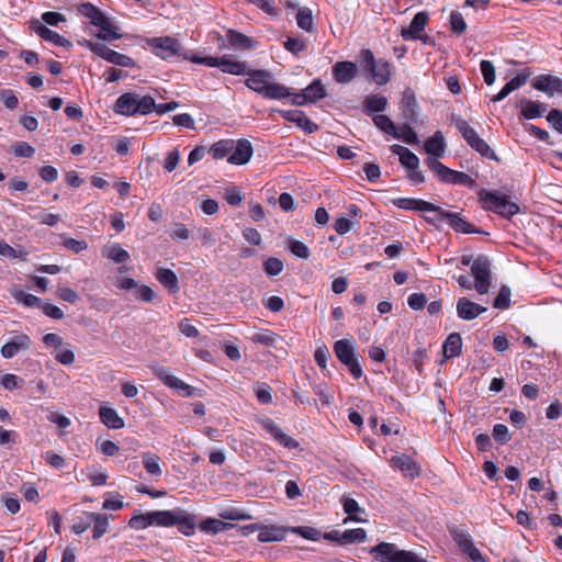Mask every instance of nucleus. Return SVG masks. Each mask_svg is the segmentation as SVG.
Returning a JSON list of instances; mask_svg holds the SVG:
<instances>
[{
    "mask_svg": "<svg viewBox=\"0 0 562 562\" xmlns=\"http://www.w3.org/2000/svg\"><path fill=\"white\" fill-rule=\"evenodd\" d=\"M424 148L429 155L424 160V164L435 172L441 182L448 184H462L470 188L475 187V180L468 173L450 169L439 161V158H442L446 151L445 137L440 131H437L425 142Z\"/></svg>",
    "mask_w": 562,
    "mask_h": 562,
    "instance_id": "f257e3e1",
    "label": "nucleus"
},
{
    "mask_svg": "<svg viewBox=\"0 0 562 562\" xmlns=\"http://www.w3.org/2000/svg\"><path fill=\"white\" fill-rule=\"evenodd\" d=\"M246 75L249 77L246 79L245 85L266 99L281 100L291 95L289 88L279 82L270 81L272 75L268 70H251L249 68Z\"/></svg>",
    "mask_w": 562,
    "mask_h": 562,
    "instance_id": "f03ea898",
    "label": "nucleus"
},
{
    "mask_svg": "<svg viewBox=\"0 0 562 562\" xmlns=\"http://www.w3.org/2000/svg\"><path fill=\"white\" fill-rule=\"evenodd\" d=\"M361 66L367 77H370L376 85L384 86L391 79L392 65L385 59H375L369 48L360 50Z\"/></svg>",
    "mask_w": 562,
    "mask_h": 562,
    "instance_id": "7ed1b4c3",
    "label": "nucleus"
},
{
    "mask_svg": "<svg viewBox=\"0 0 562 562\" xmlns=\"http://www.w3.org/2000/svg\"><path fill=\"white\" fill-rule=\"evenodd\" d=\"M452 120L456 128L472 149L477 151L483 157L499 161V158L494 153V150L491 149L488 144L477 135L475 130L471 127L465 120L459 116H453Z\"/></svg>",
    "mask_w": 562,
    "mask_h": 562,
    "instance_id": "20e7f679",
    "label": "nucleus"
},
{
    "mask_svg": "<svg viewBox=\"0 0 562 562\" xmlns=\"http://www.w3.org/2000/svg\"><path fill=\"white\" fill-rule=\"evenodd\" d=\"M452 120L456 128L472 149L477 151L483 157L499 161V158L494 153V150L491 149L488 144L477 135L475 130L471 127L465 120L459 116H453Z\"/></svg>",
    "mask_w": 562,
    "mask_h": 562,
    "instance_id": "39448f33",
    "label": "nucleus"
},
{
    "mask_svg": "<svg viewBox=\"0 0 562 562\" xmlns=\"http://www.w3.org/2000/svg\"><path fill=\"white\" fill-rule=\"evenodd\" d=\"M479 198L485 210L492 211L504 217H512L520 211L517 203L507 200L505 195L498 194L497 192L482 189L479 192Z\"/></svg>",
    "mask_w": 562,
    "mask_h": 562,
    "instance_id": "423d86ee",
    "label": "nucleus"
},
{
    "mask_svg": "<svg viewBox=\"0 0 562 562\" xmlns=\"http://www.w3.org/2000/svg\"><path fill=\"white\" fill-rule=\"evenodd\" d=\"M370 554L380 562H418L419 557L407 550H401L395 543L380 542L370 549Z\"/></svg>",
    "mask_w": 562,
    "mask_h": 562,
    "instance_id": "0eeeda50",
    "label": "nucleus"
},
{
    "mask_svg": "<svg viewBox=\"0 0 562 562\" xmlns=\"http://www.w3.org/2000/svg\"><path fill=\"white\" fill-rule=\"evenodd\" d=\"M190 60L195 64H202L209 67H218L223 72L236 76L246 75L249 69L246 61L234 60L226 55L222 57L192 56L190 57Z\"/></svg>",
    "mask_w": 562,
    "mask_h": 562,
    "instance_id": "6e6552de",
    "label": "nucleus"
},
{
    "mask_svg": "<svg viewBox=\"0 0 562 562\" xmlns=\"http://www.w3.org/2000/svg\"><path fill=\"white\" fill-rule=\"evenodd\" d=\"M334 352L339 361L345 364L353 379L362 376L363 371L356 356L353 344L349 339H340L334 344Z\"/></svg>",
    "mask_w": 562,
    "mask_h": 562,
    "instance_id": "1a4fd4ad",
    "label": "nucleus"
},
{
    "mask_svg": "<svg viewBox=\"0 0 562 562\" xmlns=\"http://www.w3.org/2000/svg\"><path fill=\"white\" fill-rule=\"evenodd\" d=\"M448 531L460 550L473 562H485L483 554L474 546L471 536L456 525L448 526Z\"/></svg>",
    "mask_w": 562,
    "mask_h": 562,
    "instance_id": "9d476101",
    "label": "nucleus"
},
{
    "mask_svg": "<svg viewBox=\"0 0 562 562\" xmlns=\"http://www.w3.org/2000/svg\"><path fill=\"white\" fill-rule=\"evenodd\" d=\"M87 46L93 54L113 65L127 68H133L136 66V63L133 58H131L127 55L115 52L102 43L88 41Z\"/></svg>",
    "mask_w": 562,
    "mask_h": 562,
    "instance_id": "9b49d317",
    "label": "nucleus"
},
{
    "mask_svg": "<svg viewBox=\"0 0 562 562\" xmlns=\"http://www.w3.org/2000/svg\"><path fill=\"white\" fill-rule=\"evenodd\" d=\"M474 277V288L480 294H486L491 285V263L486 256L480 255L471 267Z\"/></svg>",
    "mask_w": 562,
    "mask_h": 562,
    "instance_id": "f8f14e48",
    "label": "nucleus"
},
{
    "mask_svg": "<svg viewBox=\"0 0 562 562\" xmlns=\"http://www.w3.org/2000/svg\"><path fill=\"white\" fill-rule=\"evenodd\" d=\"M428 223L435 224L439 221H447L448 225L456 232L463 234H483L480 228L467 222L459 213L442 210L439 217H425Z\"/></svg>",
    "mask_w": 562,
    "mask_h": 562,
    "instance_id": "ddd939ff",
    "label": "nucleus"
},
{
    "mask_svg": "<svg viewBox=\"0 0 562 562\" xmlns=\"http://www.w3.org/2000/svg\"><path fill=\"white\" fill-rule=\"evenodd\" d=\"M260 426L268 431L274 440L288 449H295L299 447V442L292 437L288 436L282 429L274 423L270 417H263L259 420Z\"/></svg>",
    "mask_w": 562,
    "mask_h": 562,
    "instance_id": "4468645a",
    "label": "nucleus"
},
{
    "mask_svg": "<svg viewBox=\"0 0 562 562\" xmlns=\"http://www.w3.org/2000/svg\"><path fill=\"white\" fill-rule=\"evenodd\" d=\"M401 111L406 121L417 124L419 122L418 103L414 91L406 88L402 94Z\"/></svg>",
    "mask_w": 562,
    "mask_h": 562,
    "instance_id": "2eb2a0df",
    "label": "nucleus"
},
{
    "mask_svg": "<svg viewBox=\"0 0 562 562\" xmlns=\"http://www.w3.org/2000/svg\"><path fill=\"white\" fill-rule=\"evenodd\" d=\"M252 154L251 143L246 138H240L237 142L234 140V148L227 161L232 165H245L250 160Z\"/></svg>",
    "mask_w": 562,
    "mask_h": 562,
    "instance_id": "dca6fc26",
    "label": "nucleus"
},
{
    "mask_svg": "<svg viewBox=\"0 0 562 562\" xmlns=\"http://www.w3.org/2000/svg\"><path fill=\"white\" fill-rule=\"evenodd\" d=\"M280 115L302 128L304 132L308 134H313L318 131V125L312 122L304 112L299 110H279Z\"/></svg>",
    "mask_w": 562,
    "mask_h": 562,
    "instance_id": "f3484780",
    "label": "nucleus"
},
{
    "mask_svg": "<svg viewBox=\"0 0 562 562\" xmlns=\"http://www.w3.org/2000/svg\"><path fill=\"white\" fill-rule=\"evenodd\" d=\"M429 20V15L426 11H422L415 14L408 27H403L401 30V36L405 41H413L420 37V34L425 30L427 22Z\"/></svg>",
    "mask_w": 562,
    "mask_h": 562,
    "instance_id": "a211bd4d",
    "label": "nucleus"
},
{
    "mask_svg": "<svg viewBox=\"0 0 562 562\" xmlns=\"http://www.w3.org/2000/svg\"><path fill=\"white\" fill-rule=\"evenodd\" d=\"M31 30L34 31L43 40L52 42L57 46H63L67 48L72 46L69 40L59 35L57 32L52 31L37 20L31 23Z\"/></svg>",
    "mask_w": 562,
    "mask_h": 562,
    "instance_id": "6ab92c4d",
    "label": "nucleus"
},
{
    "mask_svg": "<svg viewBox=\"0 0 562 562\" xmlns=\"http://www.w3.org/2000/svg\"><path fill=\"white\" fill-rule=\"evenodd\" d=\"M532 87L539 91L546 92L550 97L555 92L562 94V79L555 76H538L533 80Z\"/></svg>",
    "mask_w": 562,
    "mask_h": 562,
    "instance_id": "aec40b11",
    "label": "nucleus"
},
{
    "mask_svg": "<svg viewBox=\"0 0 562 562\" xmlns=\"http://www.w3.org/2000/svg\"><path fill=\"white\" fill-rule=\"evenodd\" d=\"M391 464L411 479L420 475V467L407 454L402 453L391 459Z\"/></svg>",
    "mask_w": 562,
    "mask_h": 562,
    "instance_id": "412c9836",
    "label": "nucleus"
},
{
    "mask_svg": "<svg viewBox=\"0 0 562 562\" xmlns=\"http://www.w3.org/2000/svg\"><path fill=\"white\" fill-rule=\"evenodd\" d=\"M485 311L486 308L484 306L474 303L467 297H460L457 302V314L464 321H472Z\"/></svg>",
    "mask_w": 562,
    "mask_h": 562,
    "instance_id": "4be33fe9",
    "label": "nucleus"
},
{
    "mask_svg": "<svg viewBox=\"0 0 562 562\" xmlns=\"http://www.w3.org/2000/svg\"><path fill=\"white\" fill-rule=\"evenodd\" d=\"M147 43L153 47L155 54L164 59L176 55V41L172 37H153Z\"/></svg>",
    "mask_w": 562,
    "mask_h": 562,
    "instance_id": "5701e85b",
    "label": "nucleus"
},
{
    "mask_svg": "<svg viewBox=\"0 0 562 562\" xmlns=\"http://www.w3.org/2000/svg\"><path fill=\"white\" fill-rule=\"evenodd\" d=\"M31 339L27 335L15 336L11 341L1 347V355L5 359L14 357L20 350H27L31 347Z\"/></svg>",
    "mask_w": 562,
    "mask_h": 562,
    "instance_id": "b1692460",
    "label": "nucleus"
},
{
    "mask_svg": "<svg viewBox=\"0 0 562 562\" xmlns=\"http://www.w3.org/2000/svg\"><path fill=\"white\" fill-rule=\"evenodd\" d=\"M357 65L352 61H337L333 66L334 79L339 83L350 82L357 75Z\"/></svg>",
    "mask_w": 562,
    "mask_h": 562,
    "instance_id": "393cba45",
    "label": "nucleus"
},
{
    "mask_svg": "<svg viewBox=\"0 0 562 562\" xmlns=\"http://www.w3.org/2000/svg\"><path fill=\"white\" fill-rule=\"evenodd\" d=\"M198 516L187 512L178 509V531L186 535L192 536L195 532V528L199 527Z\"/></svg>",
    "mask_w": 562,
    "mask_h": 562,
    "instance_id": "a878e982",
    "label": "nucleus"
},
{
    "mask_svg": "<svg viewBox=\"0 0 562 562\" xmlns=\"http://www.w3.org/2000/svg\"><path fill=\"white\" fill-rule=\"evenodd\" d=\"M390 149L393 154L398 155L401 165L407 170L419 168V158L408 148L394 144Z\"/></svg>",
    "mask_w": 562,
    "mask_h": 562,
    "instance_id": "bb28decb",
    "label": "nucleus"
},
{
    "mask_svg": "<svg viewBox=\"0 0 562 562\" xmlns=\"http://www.w3.org/2000/svg\"><path fill=\"white\" fill-rule=\"evenodd\" d=\"M137 104V94L132 92H125L120 95L114 104L115 113L123 115H134L135 106Z\"/></svg>",
    "mask_w": 562,
    "mask_h": 562,
    "instance_id": "cd10ccee",
    "label": "nucleus"
},
{
    "mask_svg": "<svg viewBox=\"0 0 562 562\" xmlns=\"http://www.w3.org/2000/svg\"><path fill=\"white\" fill-rule=\"evenodd\" d=\"M86 517L94 522L92 530V538L98 540L108 532L109 517L102 514L86 513Z\"/></svg>",
    "mask_w": 562,
    "mask_h": 562,
    "instance_id": "c85d7f7f",
    "label": "nucleus"
},
{
    "mask_svg": "<svg viewBox=\"0 0 562 562\" xmlns=\"http://www.w3.org/2000/svg\"><path fill=\"white\" fill-rule=\"evenodd\" d=\"M258 532L260 542L281 541L285 537V529L278 526H260Z\"/></svg>",
    "mask_w": 562,
    "mask_h": 562,
    "instance_id": "c756f323",
    "label": "nucleus"
},
{
    "mask_svg": "<svg viewBox=\"0 0 562 562\" xmlns=\"http://www.w3.org/2000/svg\"><path fill=\"white\" fill-rule=\"evenodd\" d=\"M99 415L101 422L109 428L121 429L124 427V420L113 408L102 406L99 409Z\"/></svg>",
    "mask_w": 562,
    "mask_h": 562,
    "instance_id": "7c9ffc66",
    "label": "nucleus"
},
{
    "mask_svg": "<svg viewBox=\"0 0 562 562\" xmlns=\"http://www.w3.org/2000/svg\"><path fill=\"white\" fill-rule=\"evenodd\" d=\"M442 349L445 357L448 359L459 356L462 349L461 335L459 333L450 334L445 340Z\"/></svg>",
    "mask_w": 562,
    "mask_h": 562,
    "instance_id": "2f4dec72",
    "label": "nucleus"
},
{
    "mask_svg": "<svg viewBox=\"0 0 562 562\" xmlns=\"http://www.w3.org/2000/svg\"><path fill=\"white\" fill-rule=\"evenodd\" d=\"M226 37L228 44L238 49L246 50L255 46V43L250 37L235 30H228L226 33Z\"/></svg>",
    "mask_w": 562,
    "mask_h": 562,
    "instance_id": "473e14b6",
    "label": "nucleus"
},
{
    "mask_svg": "<svg viewBox=\"0 0 562 562\" xmlns=\"http://www.w3.org/2000/svg\"><path fill=\"white\" fill-rule=\"evenodd\" d=\"M234 148L233 139H221L214 143L207 150V153L212 156L213 159H223L231 155Z\"/></svg>",
    "mask_w": 562,
    "mask_h": 562,
    "instance_id": "72a5a7b5",
    "label": "nucleus"
},
{
    "mask_svg": "<svg viewBox=\"0 0 562 562\" xmlns=\"http://www.w3.org/2000/svg\"><path fill=\"white\" fill-rule=\"evenodd\" d=\"M521 103L524 105L521 110V115L526 120L540 117L548 109V105L546 103H540L532 100H525Z\"/></svg>",
    "mask_w": 562,
    "mask_h": 562,
    "instance_id": "f704fd0d",
    "label": "nucleus"
},
{
    "mask_svg": "<svg viewBox=\"0 0 562 562\" xmlns=\"http://www.w3.org/2000/svg\"><path fill=\"white\" fill-rule=\"evenodd\" d=\"M95 26H98L100 29V32L97 35L100 40L110 42V41L119 40L122 37V34L117 33L116 26H114L112 24V22L110 21V19L108 16H105Z\"/></svg>",
    "mask_w": 562,
    "mask_h": 562,
    "instance_id": "c9c22d12",
    "label": "nucleus"
},
{
    "mask_svg": "<svg viewBox=\"0 0 562 562\" xmlns=\"http://www.w3.org/2000/svg\"><path fill=\"white\" fill-rule=\"evenodd\" d=\"M393 137L402 139L403 142L409 145L419 144V138L414 128L411 126V123H404L396 127L395 135H393Z\"/></svg>",
    "mask_w": 562,
    "mask_h": 562,
    "instance_id": "e433bc0d",
    "label": "nucleus"
},
{
    "mask_svg": "<svg viewBox=\"0 0 562 562\" xmlns=\"http://www.w3.org/2000/svg\"><path fill=\"white\" fill-rule=\"evenodd\" d=\"M102 256L113 260L116 263L126 262L130 259V254L119 244L102 249Z\"/></svg>",
    "mask_w": 562,
    "mask_h": 562,
    "instance_id": "4c0bfd02",
    "label": "nucleus"
},
{
    "mask_svg": "<svg viewBox=\"0 0 562 562\" xmlns=\"http://www.w3.org/2000/svg\"><path fill=\"white\" fill-rule=\"evenodd\" d=\"M386 106L387 99L379 94L369 95L364 100V112L367 114L371 112H383L386 110Z\"/></svg>",
    "mask_w": 562,
    "mask_h": 562,
    "instance_id": "58836bf2",
    "label": "nucleus"
},
{
    "mask_svg": "<svg viewBox=\"0 0 562 562\" xmlns=\"http://www.w3.org/2000/svg\"><path fill=\"white\" fill-rule=\"evenodd\" d=\"M78 11L87 16L94 26L105 18L104 13L99 8L89 2L81 3L78 7Z\"/></svg>",
    "mask_w": 562,
    "mask_h": 562,
    "instance_id": "ea45409f",
    "label": "nucleus"
},
{
    "mask_svg": "<svg viewBox=\"0 0 562 562\" xmlns=\"http://www.w3.org/2000/svg\"><path fill=\"white\" fill-rule=\"evenodd\" d=\"M228 527H231L229 524L215 518H207L199 524L200 530L210 535H216L226 530Z\"/></svg>",
    "mask_w": 562,
    "mask_h": 562,
    "instance_id": "a19ab883",
    "label": "nucleus"
},
{
    "mask_svg": "<svg viewBox=\"0 0 562 562\" xmlns=\"http://www.w3.org/2000/svg\"><path fill=\"white\" fill-rule=\"evenodd\" d=\"M142 460L147 473L154 476H159L161 474V469L159 464L160 458L157 454L145 452L142 456Z\"/></svg>",
    "mask_w": 562,
    "mask_h": 562,
    "instance_id": "79ce46f5",
    "label": "nucleus"
},
{
    "mask_svg": "<svg viewBox=\"0 0 562 562\" xmlns=\"http://www.w3.org/2000/svg\"><path fill=\"white\" fill-rule=\"evenodd\" d=\"M151 525L170 527L176 525V513L171 510L151 512Z\"/></svg>",
    "mask_w": 562,
    "mask_h": 562,
    "instance_id": "37998d69",
    "label": "nucleus"
},
{
    "mask_svg": "<svg viewBox=\"0 0 562 562\" xmlns=\"http://www.w3.org/2000/svg\"><path fill=\"white\" fill-rule=\"evenodd\" d=\"M342 506H344L345 513H347L349 515V517L344 520L345 524L348 522L349 520L356 521V522L366 521L364 519L353 515L361 510V508L356 499L350 498V497H344Z\"/></svg>",
    "mask_w": 562,
    "mask_h": 562,
    "instance_id": "c03bdc74",
    "label": "nucleus"
},
{
    "mask_svg": "<svg viewBox=\"0 0 562 562\" xmlns=\"http://www.w3.org/2000/svg\"><path fill=\"white\" fill-rule=\"evenodd\" d=\"M340 540L344 542V544L356 542L361 543L367 540V531L362 528L347 529L341 533Z\"/></svg>",
    "mask_w": 562,
    "mask_h": 562,
    "instance_id": "a18cd8bd",
    "label": "nucleus"
},
{
    "mask_svg": "<svg viewBox=\"0 0 562 562\" xmlns=\"http://www.w3.org/2000/svg\"><path fill=\"white\" fill-rule=\"evenodd\" d=\"M295 19L300 29L306 32L313 31V16L311 9L306 7L300 8L297 10Z\"/></svg>",
    "mask_w": 562,
    "mask_h": 562,
    "instance_id": "49530a36",
    "label": "nucleus"
},
{
    "mask_svg": "<svg viewBox=\"0 0 562 562\" xmlns=\"http://www.w3.org/2000/svg\"><path fill=\"white\" fill-rule=\"evenodd\" d=\"M308 102H316L326 95V91L321 80H314L310 86L304 89Z\"/></svg>",
    "mask_w": 562,
    "mask_h": 562,
    "instance_id": "de8ad7c7",
    "label": "nucleus"
},
{
    "mask_svg": "<svg viewBox=\"0 0 562 562\" xmlns=\"http://www.w3.org/2000/svg\"><path fill=\"white\" fill-rule=\"evenodd\" d=\"M205 394L204 390L198 386L190 385L182 380L178 379V396L183 397H203Z\"/></svg>",
    "mask_w": 562,
    "mask_h": 562,
    "instance_id": "09e8293b",
    "label": "nucleus"
},
{
    "mask_svg": "<svg viewBox=\"0 0 562 562\" xmlns=\"http://www.w3.org/2000/svg\"><path fill=\"white\" fill-rule=\"evenodd\" d=\"M155 375L164 382L166 385H168L171 389H176V375H173L170 371V369H167L164 366H153L151 367Z\"/></svg>",
    "mask_w": 562,
    "mask_h": 562,
    "instance_id": "8fccbe9b",
    "label": "nucleus"
},
{
    "mask_svg": "<svg viewBox=\"0 0 562 562\" xmlns=\"http://www.w3.org/2000/svg\"><path fill=\"white\" fill-rule=\"evenodd\" d=\"M373 122L375 126L384 133L392 136L395 135V130L397 126H395L394 122L387 115L378 114L373 117Z\"/></svg>",
    "mask_w": 562,
    "mask_h": 562,
    "instance_id": "3c124183",
    "label": "nucleus"
},
{
    "mask_svg": "<svg viewBox=\"0 0 562 562\" xmlns=\"http://www.w3.org/2000/svg\"><path fill=\"white\" fill-rule=\"evenodd\" d=\"M154 109H156V103L151 97H149V95L139 97L137 94V104L134 109L135 114H144L145 115V114L153 112Z\"/></svg>",
    "mask_w": 562,
    "mask_h": 562,
    "instance_id": "603ef678",
    "label": "nucleus"
},
{
    "mask_svg": "<svg viewBox=\"0 0 562 562\" xmlns=\"http://www.w3.org/2000/svg\"><path fill=\"white\" fill-rule=\"evenodd\" d=\"M288 248L297 258L308 259V257H310V249H308V247L304 243H302L300 240L289 239L288 240Z\"/></svg>",
    "mask_w": 562,
    "mask_h": 562,
    "instance_id": "864d4df0",
    "label": "nucleus"
},
{
    "mask_svg": "<svg viewBox=\"0 0 562 562\" xmlns=\"http://www.w3.org/2000/svg\"><path fill=\"white\" fill-rule=\"evenodd\" d=\"M254 391L258 401L262 404H270L272 402L271 387L265 382H258L254 386Z\"/></svg>",
    "mask_w": 562,
    "mask_h": 562,
    "instance_id": "5fc2aeb1",
    "label": "nucleus"
},
{
    "mask_svg": "<svg viewBox=\"0 0 562 562\" xmlns=\"http://www.w3.org/2000/svg\"><path fill=\"white\" fill-rule=\"evenodd\" d=\"M495 308L505 310L510 306V289L503 285L493 302Z\"/></svg>",
    "mask_w": 562,
    "mask_h": 562,
    "instance_id": "6e6d98bb",
    "label": "nucleus"
},
{
    "mask_svg": "<svg viewBox=\"0 0 562 562\" xmlns=\"http://www.w3.org/2000/svg\"><path fill=\"white\" fill-rule=\"evenodd\" d=\"M13 296L18 302L23 303L29 307L41 306L42 304V300L40 297L31 293H26L23 290L15 291Z\"/></svg>",
    "mask_w": 562,
    "mask_h": 562,
    "instance_id": "4d7b16f0",
    "label": "nucleus"
},
{
    "mask_svg": "<svg viewBox=\"0 0 562 562\" xmlns=\"http://www.w3.org/2000/svg\"><path fill=\"white\" fill-rule=\"evenodd\" d=\"M157 279L171 291L176 288V273L170 269L159 268Z\"/></svg>",
    "mask_w": 562,
    "mask_h": 562,
    "instance_id": "13d9d810",
    "label": "nucleus"
},
{
    "mask_svg": "<svg viewBox=\"0 0 562 562\" xmlns=\"http://www.w3.org/2000/svg\"><path fill=\"white\" fill-rule=\"evenodd\" d=\"M279 336L270 330H263L252 335L251 339L254 342L261 344L265 346H273Z\"/></svg>",
    "mask_w": 562,
    "mask_h": 562,
    "instance_id": "bf43d9fd",
    "label": "nucleus"
},
{
    "mask_svg": "<svg viewBox=\"0 0 562 562\" xmlns=\"http://www.w3.org/2000/svg\"><path fill=\"white\" fill-rule=\"evenodd\" d=\"M283 268V262L276 257H270L263 262V270L270 277L278 276Z\"/></svg>",
    "mask_w": 562,
    "mask_h": 562,
    "instance_id": "052dcab7",
    "label": "nucleus"
},
{
    "mask_svg": "<svg viewBox=\"0 0 562 562\" xmlns=\"http://www.w3.org/2000/svg\"><path fill=\"white\" fill-rule=\"evenodd\" d=\"M529 76L530 72L526 69L519 71L512 80L505 85L506 89L512 93L513 91L522 87L527 82Z\"/></svg>",
    "mask_w": 562,
    "mask_h": 562,
    "instance_id": "680f3d73",
    "label": "nucleus"
},
{
    "mask_svg": "<svg viewBox=\"0 0 562 562\" xmlns=\"http://www.w3.org/2000/svg\"><path fill=\"white\" fill-rule=\"evenodd\" d=\"M293 532L307 539V540H318L321 537H323L322 532L314 528L308 526H299L293 529Z\"/></svg>",
    "mask_w": 562,
    "mask_h": 562,
    "instance_id": "e2e57ef3",
    "label": "nucleus"
},
{
    "mask_svg": "<svg viewBox=\"0 0 562 562\" xmlns=\"http://www.w3.org/2000/svg\"><path fill=\"white\" fill-rule=\"evenodd\" d=\"M12 151L16 157L31 158L35 154V149L26 142H16L12 145Z\"/></svg>",
    "mask_w": 562,
    "mask_h": 562,
    "instance_id": "0e129e2a",
    "label": "nucleus"
},
{
    "mask_svg": "<svg viewBox=\"0 0 562 562\" xmlns=\"http://www.w3.org/2000/svg\"><path fill=\"white\" fill-rule=\"evenodd\" d=\"M450 24L453 33L460 35L467 30V23L462 14L457 11H452L450 14Z\"/></svg>",
    "mask_w": 562,
    "mask_h": 562,
    "instance_id": "69168bd1",
    "label": "nucleus"
},
{
    "mask_svg": "<svg viewBox=\"0 0 562 562\" xmlns=\"http://www.w3.org/2000/svg\"><path fill=\"white\" fill-rule=\"evenodd\" d=\"M150 519H151V513L137 514V515H134L130 519L128 525H130V527L135 528V529H145L146 527L151 526Z\"/></svg>",
    "mask_w": 562,
    "mask_h": 562,
    "instance_id": "338daca9",
    "label": "nucleus"
},
{
    "mask_svg": "<svg viewBox=\"0 0 562 562\" xmlns=\"http://www.w3.org/2000/svg\"><path fill=\"white\" fill-rule=\"evenodd\" d=\"M493 438L499 445H505L510 440V434L506 425L496 424L493 427Z\"/></svg>",
    "mask_w": 562,
    "mask_h": 562,
    "instance_id": "774afa93",
    "label": "nucleus"
}]
</instances>
